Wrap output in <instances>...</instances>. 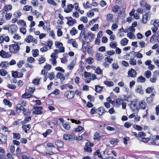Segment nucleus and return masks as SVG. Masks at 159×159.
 <instances>
[{"label":"nucleus","instance_id":"obj_53","mask_svg":"<svg viewBox=\"0 0 159 159\" xmlns=\"http://www.w3.org/2000/svg\"><path fill=\"white\" fill-rule=\"evenodd\" d=\"M75 65V63L72 61L69 66H67V68L69 70H72L73 69Z\"/></svg>","mask_w":159,"mask_h":159},{"label":"nucleus","instance_id":"obj_39","mask_svg":"<svg viewBox=\"0 0 159 159\" xmlns=\"http://www.w3.org/2000/svg\"><path fill=\"white\" fill-rule=\"evenodd\" d=\"M117 44L116 43V42L114 41V42H111L110 44V46L113 48H116V47H117Z\"/></svg>","mask_w":159,"mask_h":159},{"label":"nucleus","instance_id":"obj_33","mask_svg":"<svg viewBox=\"0 0 159 159\" xmlns=\"http://www.w3.org/2000/svg\"><path fill=\"white\" fill-rule=\"evenodd\" d=\"M22 107V106L20 104H18L16 107V109L17 112H18V113L20 112L21 111V110Z\"/></svg>","mask_w":159,"mask_h":159},{"label":"nucleus","instance_id":"obj_6","mask_svg":"<svg viewBox=\"0 0 159 159\" xmlns=\"http://www.w3.org/2000/svg\"><path fill=\"white\" fill-rule=\"evenodd\" d=\"M18 29V28L17 25L13 24L11 26V29L10 30H11V33L13 34L14 32L17 31Z\"/></svg>","mask_w":159,"mask_h":159},{"label":"nucleus","instance_id":"obj_15","mask_svg":"<svg viewBox=\"0 0 159 159\" xmlns=\"http://www.w3.org/2000/svg\"><path fill=\"white\" fill-rule=\"evenodd\" d=\"M128 40L126 38L122 39L120 41V44L122 46H125L128 44Z\"/></svg>","mask_w":159,"mask_h":159},{"label":"nucleus","instance_id":"obj_44","mask_svg":"<svg viewBox=\"0 0 159 159\" xmlns=\"http://www.w3.org/2000/svg\"><path fill=\"white\" fill-rule=\"evenodd\" d=\"M124 12H122V11H120L118 13L119 16L121 19H123L125 17V15L124 13Z\"/></svg>","mask_w":159,"mask_h":159},{"label":"nucleus","instance_id":"obj_59","mask_svg":"<svg viewBox=\"0 0 159 159\" xmlns=\"http://www.w3.org/2000/svg\"><path fill=\"white\" fill-rule=\"evenodd\" d=\"M154 26L152 28H151L152 31L153 33H155L158 30V26H156V24H153Z\"/></svg>","mask_w":159,"mask_h":159},{"label":"nucleus","instance_id":"obj_37","mask_svg":"<svg viewBox=\"0 0 159 159\" xmlns=\"http://www.w3.org/2000/svg\"><path fill=\"white\" fill-rule=\"evenodd\" d=\"M23 109L24 110L23 113L24 115L26 116H29L30 115V112L29 110H28L24 108H23Z\"/></svg>","mask_w":159,"mask_h":159},{"label":"nucleus","instance_id":"obj_55","mask_svg":"<svg viewBox=\"0 0 159 159\" xmlns=\"http://www.w3.org/2000/svg\"><path fill=\"white\" fill-rule=\"evenodd\" d=\"M31 2L34 6H37L39 5V2L37 0H33Z\"/></svg>","mask_w":159,"mask_h":159},{"label":"nucleus","instance_id":"obj_7","mask_svg":"<svg viewBox=\"0 0 159 159\" xmlns=\"http://www.w3.org/2000/svg\"><path fill=\"white\" fill-rule=\"evenodd\" d=\"M135 91L136 93H139L140 94H143V92L141 85H139L136 87Z\"/></svg>","mask_w":159,"mask_h":159},{"label":"nucleus","instance_id":"obj_49","mask_svg":"<svg viewBox=\"0 0 159 159\" xmlns=\"http://www.w3.org/2000/svg\"><path fill=\"white\" fill-rule=\"evenodd\" d=\"M12 15V14L10 13H7L5 16V18L6 20H9L11 18Z\"/></svg>","mask_w":159,"mask_h":159},{"label":"nucleus","instance_id":"obj_17","mask_svg":"<svg viewBox=\"0 0 159 159\" xmlns=\"http://www.w3.org/2000/svg\"><path fill=\"white\" fill-rule=\"evenodd\" d=\"M101 136H100L99 133H95L94 135L93 139L94 140L99 141Z\"/></svg>","mask_w":159,"mask_h":159},{"label":"nucleus","instance_id":"obj_23","mask_svg":"<svg viewBox=\"0 0 159 159\" xmlns=\"http://www.w3.org/2000/svg\"><path fill=\"white\" fill-rule=\"evenodd\" d=\"M33 39V37L31 35H28L26 38L25 39V40L28 43H30V40L31 39V41H32V40Z\"/></svg>","mask_w":159,"mask_h":159},{"label":"nucleus","instance_id":"obj_57","mask_svg":"<svg viewBox=\"0 0 159 159\" xmlns=\"http://www.w3.org/2000/svg\"><path fill=\"white\" fill-rule=\"evenodd\" d=\"M45 61L46 59L45 58L41 57L39 58L38 61L39 64H41L43 63Z\"/></svg>","mask_w":159,"mask_h":159},{"label":"nucleus","instance_id":"obj_24","mask_svg":"<svg viewBox=\"0 0 159 159\" xmlns=\"http://www.w3.org/2000/svg\"><path fill=\"white\" fill-rule=\"evenodd\" d=\"M104 83L108 87L112 86L114 84L113 82L107 81H104Z\"/></svg>","mask_w":159,"mask_h":159},{"label":"nucleus","instance_id":"obj_64","mask_svg":"<svg viewBox=\"0 0 159 159\" xmlns=\"http://www.w3.org/2000/svg\"><path fill=\"white\" fill-rule=\"evenodd\" d=\"M21 13L20 11H17V12H16L14 14V15L15 16V17H18L21 16Z\"/></svg>","mask_w":159,"mask_h":159},{"label":"nucleus","instance_id":"obj_61","mask_svg":"<svg viewBox=\"0 0 159 159\" xmlns=\"http://www.w3.org/2000/svg\"><path fill=\"white\" fill-rule=\"evenodd\" d=\"M55 69L56 70L60 71L62 73H64L65 72V70L63 69L62 67H61L60 66L56 67L55 68Z\"/></svg>","mask_w":159,"mask_h":159},{"label":"nucleus","instance_id":"obj_16","mask_svg":"<svg viewBox=\"0 0 159 159\" xmlns=\"http://www.w3.org/2000/svg\"><path fill=\"white\" fill-rule=\"evenodd\" d=\"M104 88V87L96 85L95 86V91L97 93H101L102 90Z\"/></svg>","mask_w":159,"mask_h":159},{"label":"nucleus","instance_id":"obj_36","mask_svg":"<svg viewBox=\"0 0 159 159\" xmlns=\"http://www.w3.org/2000/svg\"><path fill=\"white\" fill-rule=\"evenodd\" d=\"M25 63V62L23 60H20L17 63V67L19 68H20L22 66V65Z\"/></svg>","mask_w":159,"mask_h":159},{"label":"nucleus","instance_id":"obj_20","mask_svg":"<svg viewBox=\"0 0 159 159\" xmlns=\"http://www.w3.org/2000/svg\"><path fill=\"white\" fill-rule=\"evenodd\" d=\"M13 138L16 140H18L20 139V135L19 133H13Z\"/></svg>","mask_w":159,"mask_h":159},{"label":"nucleus","instance_id":"obj_54","mask_svg":"<svg viewBox=\"0 0 159 159\" xmlns=\"http://www.w3.org/2000/svg\"><path fill=\"white\" fill-rule=\"evenodd\" d=\"M94 154L96 155H97L98 157L100 158H103L102 157V156L101 153L100 152V151L99 149H98L96 152L94 153Z\"/></svg>","mask_w":159,"mask_h":159},{"label":"nucleus","instance_id":"obj_38","mask_svg":"<svg viewBox=\"0 0 159 159\" xmlns=\"http://www.w3.org/2000/svg\"><path fill=\"white\" fill-rule=\"evenodd\" d=\"M48 75V78L50 80H52L55 78V74L53 72H52L51 73H49Z\"/></svg>","mask_w":159,"mask_h":159},{"label":"nucleus","instance_id":"obj_58","mask_svg":"<svg viewBox=\"0 0 159 159\" xmlns=\"http://www.w3.org/2000/svg\"><path fill=\"white\" fill-rule=\"evenodd\" d=\"M127 35L128 37H129L130 39H134L135 37L134 34L131 32L128 33Z\"/></svg>","mask_w":159,"mask_h":159},{"label":"nucleus","instance_id":"obj_48","mask_svg":"<svg viewBox=\"0 0 159 159\" xmlns=\"http://www.w3.org/2000/svg\"><path fill=\"white\" fill-rule=\"evenodd\" d=\"M7 73V71L4 69L0 70V75L2 76H5Z\"/></svg>","mask_w":159,"mask_h":159},{"label":"nucleus","instance_id":"obj_30","mask_svg":"<svg viewBox=\"0 0 159 159\" xmlns=\"http://www.w3.org/2000/svg\"><path fill=\"white\" fill-rule=\"evenodd\" d=\"M32 52L33 56L34 57H37L39 55V50L37 49L33 50Z\"/></svg>","mask_w":159,"mask_h":159},{"label":"nucleus","instance_id":"obj_47","mask_svg":"<svg viewBox=\"0 0 159 159\" xmlns=\"http://www.w3.org/2000/svg\"><path fill=\"white\" fill-rule=\"evenodd\" d=\"M52 66L49 64H47L43 67V68L46 70H49L51 68Z\"/></svg>","mask_w":159,"mask_h":159},{"label":"nucleus","instance_id":"obj_27","mask_svg":"<svg viewBox=\"0 0 159 159\" xmlns=\"http://www.w3.org/2000/svg\"><path fill=\"white\" fill-rule=\"evenodd\" d=\"M130 53H132V54L133 53H137L136 54L135 56L134 57V58L135 57H136L137 58H142L143 57V55L141 53H139V52H135L134 51H132L130 52Z\"/></svg>","mask_w":159,"mask_h":159},{"label":"nucleus","instance_id":"obj_18","mask_svg":"<svg viewBox=\"0 0 159 159\" xmlns=\"http://www.w3.org/2000/svg\"><path fill=\"white\" fill-rule=\"evenodd\" d=\"M32 95L26 92L24 94H22L21 96V97L22 98H29L32 97Z\"/></svg>","mask_w":159,"mask_h":159},{"label":"nucleus","instance_id":"obj_13","mask_svg":"<svg viewBox=\"0 0 159 159\" xmlns=\"http://www.w3.org/2000/svg\"><path fill=\"white\" fill-rule=\"evenodd\" d=\"M0 138H1L2 144L5 143L6 142L7 138L6 136L0 133Z\"/></svg>","mask_w":159,"mask_h":159},{"label":"nucleus","instance_id":"obj_26","mask_svg":"<svg viewBox=\"0 0 159 159\" xmlns=\"http://www.w3.org/2000/svg\"><path fill=\"white\" fill-rule=\"evenodd\" d=\"M77 32V31L74 27H73L70 31V33L72 35H75Z\"/></svg>","mask_w":159,"mask_h":159},{"label":"nucleus","instance_id":"obj_9","mask_svg":"<svg viewBox=\"0 0 159 159\" xmlns=\"http://www.w3.org/2000/svg\"><path fill=\"white\" fill-rule=\"evenodd\" d=\"M55 144L58 147L61 148L63 146L64 143L61 141L57 140L56 141Z\"/></svg>","mask_w":159,"mask_h":159},{"label":"nucleus","instance_id":"obj_29","mask_svg":"<svg viewBox=\"0 0 159 159\" xmlns=\"http://www.w3.org/2000/svg\"><path fill=\"white\" fill-rule=\"evenodd\" d=\"M137 80L139 82L143 83L145 81L146 79L144 77L141 75L138 78Z\"/></svg>","mask_w":159,"mask_h":159},{"label":"nucleus","instance_id":"obj_34","mask_svg":"<svg viewBox=\"0 0 159 159\" xmlns=\"http://www.w3.org/2000/svg\"><path fill=\"white\" fill-rule=\"evenodd\" d=\"M129 62L130 64L132 65L135 66L136 64V61L134 58L131 59Z\"/></svg>","mask_w":159,"mask_h":159},{"label":"nucleus","instance_id":"obj_46","mask_svg":"<svg viewBox=\"0 0 159 159\" xmlns=\"http://www.w3.org/2000/svg\"><path fill=\"white\" fill-rule=\"evenodd\" d=\"M113 18V16L111 14H107V20L108 21L111 20Z\"/></svg>","mask_w":159,"mask_h":159},{"label":"nucleus","instance_id":"obj_51","mask_svg":"<svg viewBox=\"0 0 159 159\" xmlns=\"http://www.w3.org/2000/svg\"><path fill=\"white\" fill-rule=\"evenodd\" d=\"M156 35V34H154L152 36L150 40V42H152V41H155L156 40V37H157Z\"/></svg>","mask_w":159,"mask_h":159},{"label":"nucleus","instance_id":"obj_43","mask_svg":"<svg viewBox=\"0 0 159 159\" xmlns=\"http://www.w3.org/2000/svg\"><path fill=\"white\" fill-rule=\"evenodd\" d=\"M32 7L31 6H29V5H26L23 8V9L24 11H29L30 9L32 10Z\"/></svg>","mask_w":159,"mask_h":159},{"label":"nucleus","instance_id":"obj_32","mask_svg":"<svg viewBox=\"0 0 159 159\" xmlns=\"http://www.w3.org/2000/svg\"><path fill=\"white\" fill-rule=\"evenodd\" d=\"M145 76L147 78H149L151 75V73L150 71L147 70L144 73Z\"/></svg>","mask_w":159,"mask_h":159},{"label":"nucleus","instance_id":"obj_19","mask_svg":"<svg viewBox=\"0 0 159 159\" xmlns=\"http://www.w3.org/2000/svg\"><path fill=\"white\" fill-rule=\"evenodd\" d=\"M63 126L65 129L66 130L69 129L70 128V124L68 122H66L64 124Z\"/></svg>","mask_w":159,"mask_h":159},{"label":"nucleus","instance_id":"obj_50","mask_svg":"<svg viewBox=\"0 0 159 159\" xmlns=\"http://www.w3.org/2000/svg\"><path fill=\"white\" fill-rule=\"evenodd\" d=\"M3 62L2 64V68L6 69L8 65V62L7 61H2Z\"/></svg>","mask_w":159,"mask_h":159},{"label":"nucleus","instance_id":"obj_45","mask_svg":"<svg viewBox=\"0 0 159 159\" xmlns=\"http://www.w3.org/2000/svg\"><path fill=\"white\" fill-rule=\"evenodd\" d=\"M134 128L138 131H141L142 129V127L137 125H134Z\"/></svg>","mask_w":159,"mask_h":159},{"label":"nucleus","instance_id":"obj_5","mask_svg":"<svg viewBox=\"0 0 159 159\" xmlns=\"http://www.w3.org/2000/svg\"><path fill=\"white\" fill-rule=\"evenodd\" d=\"M150 18V16L148 13H146L143 16L142 22L144 24H145L147 23V21L148 20H149Z\"/></svg>","mask_w":159,"mask_h":159},{"label":"nucleus","instance_id":"obj_3","mask_svg":"<svg viewBox=\"0 0 159 159\" xmlns=\"http://www.w3.org/2000/svg\"><path fill=\"white\" fill-rule=\"evenodd\" d=\"M12 8V6L11 5H6L3 9L2 10V12L1 13V15H2V16L3 17L4 13H7V11H9L11 10Z\"/></svg>","mask_w":159,"mask_h":159},{"label":"nucleus","instance_id":"obj_28","mask_svg":"<svg viewBox=\"0 0 159 159\" xmlns=\"http://www.w3.org/2000/svg\"><path fill=\"white\" fill-rule=\"evenodd\" d=\"M98 111L102 112V113L101 114H98L100 116H102V115L106 112V111L105 110L104 108L102 107H99L98 109Z\"/></svg>","mask_w":159,"mask_h":159},{"label":"nucleus","instance_id":"obj_14","mask_svg":"<svg viewBox=\"0 0 159 159\" xmlns=\"http://www.w3.org/2000/svg\"><path fill=\"white\" fill-rule=\"evenodd\" d=\"M73 7L74 6L72 4H70L67 6V10L64 9V11L65 12L69 13L71 11Z\"/></svg>","mask_w":159,"mask_h":159},{"label":"nucleus","instance_id":"obj_22","mask_svg":"<svg viewBox=\"0 0 159 159\" xmlns=\"http://www.w3.org/2000/svg\"><path fill=\"white\" fill-rule=\"evenodd\" d=\"M13 48L15 50L14 53H16L19 51L20 48V46L18 44H14Z\"/></svg>","mask_w":159,"mask_h":159},{"label":"nucleus","instance_id":"obj_35","mask_svg":"<svg viewBox=\"0 0 159 159\" xmlns=\"http://www.w3.org/2000/svg\"><path fill=\"white\" fill-rule=\"evenodd\" d=\"M105 60L106 62L110 64L113 60V59L112 58H111L110 57L108 56L105 58Z\"/></svg>","mask_w":159,"mask_h":159},{"label":"nucleus","instance_id":"obj_10","mask_svg":"<svg viewBox=\"0 0 159 159\" xmlns=\"http://www.w3.org/2000/svg\"><path fill=\"white\" fill-rule=\"evenodd\" d=\"M31 128V125L30 124L28 125H24L22 127L23 130L25 131V132H27V131L30 130Z\"/></svg>","mask_w":159,"mask_h":159},{"label":"nucleus","instance_id":"obj_21","mask_svg":"<svg viewBox=\"0 0 159 159\" xmlns=\"http://www.w3.org/2000/svg\"><path fill=\"white\" fill-rule=\"evenodd\" d=\"M85 152H89V143L87 142L84 148Z\"/></svg>","mask_w":159,"mask_h":159},{"label":"nucleus","instance_id":"obj_63","mask_svg":"<svg viewBox=\"0 0 159 159\" xmlns=\"http://www.w3.org/2000/svg\"><path fill=\"white\" fill-rule=\"evenodd\" d=\"M98 110V109H96L95 107H93L91 110L90 113L92 114H93L97 113L96 111Z\"/></svg>","mask_w":159,"mask_h":159},{"label":"nucleus","instance_id":"obj_56","mask_svg":"<svg viewBox=\"0 0 159 159\" xmlns=\"http://www.w3.org/2000/svg\"><path fill=\"white\" fill-rule=\"evenodd\" d=\"M123 100L122 99H117L116 101V103L117 105H121Z\"/></svg>","mask_w":159,"mask_h":159},{"label":"nucleus","instance_id":"obj_12","mask_svg":"<svg viewBox=\"0 0 159 159\" xmlns=\"http://www.w3.org/2000/svg\"><path fill=\"white\" fill-rule=\"evenodd\" d=\"M97 60L98 61H100L103 58V55L101 53H97L95 55Z\"/></svg>","mask_w":159,"mask_h":159},{"label":"nucleus","instance_id":"obj_8","mask_svg":"<svg viewBox=\"0 0 159 159\" xmlns=\"http://www.w3.org/2000/svg\"><path fill=\"white\" fill-rule=\"evenodd\" d=\"M131 105H133V107H134V109H133L132 107L131 108L132 109L133 111H136L137 112H138L139 111V109L138 107L137 104L135 102H131Z\"/></svg>","mask_w":159,"mask_h":159},{"label":"nucleus","instance_id":"obj_40","mask_svg":"<svg viewBox=\"0 0 159 159\" xmlns=\"http://www.w3.org/2000/svg\"><path fill=\"white\" fill-rule=\"evenodd\" d=\"M119 8V7L117 5H116L112 8V11L115 13L118 11V10Z\"/></svg>","mask_w":159,"mask_h":159},{"label":"nucleus","instance_id":"obj_2","mask_svg":"<svg viewBox=\"0 0 159 159\" xmlns=\"http://www.w3.org/2000/svg\"><path fill=\"white\" fill-rule=\"evenodd\" d=\"M63 139L66 140L73 141L75 139V137L74 134H64L63 136Z\"/></svg>","mask_w":159,"mask_h":159},{"label":"nucleus","instance_id":"obj_62","mask_svg":"<svg viewBox=\"0 0 159 159\" xmlns=\"http://www.w3.org/2000/svg\"><path fill=\"white\" fill-rule=\"evenodd\" d=\"M47 2L49 4L53 5L55 6L57 5V3L53 0H48Z\"/></svg>","mask_w":159,"mask_h":159},{"label":"nucleus","instance_id":"obj_11","mask_svg":"<svg viewBox=\"0 0 159 159\" xmlns=\"http://www.w3.org/2000/svg\"><path fill=\"white\" fill-rule=\"evenodd\" d=\"M76 22V20L74 19L70 20L67 22L66 24L69 26H72Z\"/></svg>","mask_w":159,"mask_h":159},{"label":"nucleus","instance_id":"obj_1","mask_svg":"<svg viewBox=\"0 0 159 159\" xmlns=\"http://www.w3.org/2000/svg\"><path fill=\"white\" fill-rule=\"evenodd\" d=\"M64 96L68 99H71L74 97L75 93L74 92L72 91H66L64 93Z\"/></svg>","mask_w":159,"mask_h":159},{"label":"nucleus","instance_id":"obj_60","mask_svg":"<svg viewBox=\"0 0 159 159\" xmlns=\"http://www.w3.org/2000/svg\"><path fill=\"white\" fill-rule=\"evenodd\" d=\"M98 26H99V25L98 24H96L94 25L93 27H92L91 28V30L92 31H95L98 28Z\"/></svg>","mask_w":159,"mask_h":159},{"label":"nucleus","instance_id":"obj_4","mask_svg":"<svg viewBox=\"0 0 159 159\" xmlns=\"http://www.w3.org/2000/svg\"><path fill=\"white\" fill-rule=\"evenodd\" d=\"M137 74L136 72L133 68H131L128 72V76L133 78L135 77Z\"/></svg>","mask_w":159,"mask_h":159},{"label":"nucleus","instance_id":"obj_41","mask_svg":"<svg viewBox=\"0 0 159 159\" xmlns=\"http://www.w3.org/2000/svg\"><path fill=\"white\" fill-rule=\"evenodd\" d=\"M55 45L56 47L57 48L62 47L63 44L61 42L56 41L55 42Z\"/></svg>","mask_w":159,"mask_h":159},{"label":"nucleus","instance_id":"obj_52","mask_svg":"<svg viewBox=\"0 0 159 159\" xmlns=\"http://www.w3.org/2000/svg\"><path fill=\"white\" fill-rule=\"evenodd\" d=\"M33 113L34 115L41 114L42 111L41 110H34L33 111Z\"/></svg>","mask_w":159,"mask_h":159},{"label":"nucleus","instance_id":"obj_31","mask_svg":"<svg viewBox=\"0 0 159 159\" xmlns=\"http://www.w3.org/2000/svg\"><path fill=\"white\" fill-rule=\"evenodd\" d=\"M88 47V42L87 43L84 41L83 43L82 49L83 51H84L86 50L87 47Z\"/></svg>","mask_w":159,"mask_h":159},{"label":"nucleus","instance_id":"obj_25","mask_svg":"<svg viewBox=\"0 0 159 159\" xmlns=\"http://www.w3.org/2000/svg\"><path fill=\"white\" fill-rule=\"evenodd\" d=\"M3 102L5 105L8 106L10 107H11L12 104L11 102L7 100L4 99L3 100Z\"/></svg>","mask_w":159,"mask_h":159},{"label":"nucleus","instance_id":"obj_42","mask_svg":"<svg viewBox=\"0 0 159 159\" xmlns=\"http://www.w3.org/2000/svg\"><path fill=\"white\" fill-rule=\"evenodd\" d=\"M35 61V59L34 58L32 57H29L28 58L27 60V62H28L32 63L34 62Z\"/></svg>","mask_w":159,"mask_h":159}]
</instances>
